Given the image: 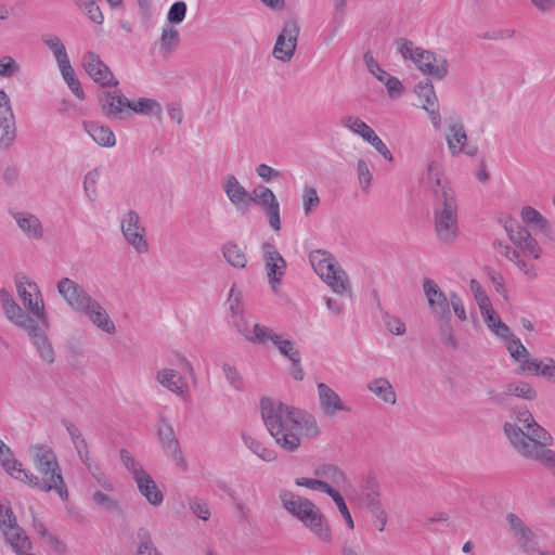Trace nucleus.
I'll list each match as a JSON object with an SVG mask.
<instances>
[{
	"label": "nucleus",
	"instance_id": "nucleus-46",
	"mask_svg": "<svg viewBox=\"0 0 555 555\" xmlns=\"http://www.w3.org/2000/svg\"><path fill=\"white\" fill-rule=\"evenodd\" d=\"M180 35L178 29L173 25L167 24L162 29L160 35V49L166 53H171L178 46Z\"/></svg>",
	"mask_w": 555,
	"mask_h": 555
},
{
	"label": "nucleus",
	"instance_id": "nucleus-24",
	"mask_svg": "<svg viewBox=\"0 0 555 555\" xmlns=\"http://www.w3.org/2000/svg\"><path fill=\"white\" fill-rule=\"evenodd\" d=\"M415 94L429 116V119L435 129L441 126V116L439 113L438 98L436 95L433 83L429 80L421 81L415 87Z\"/></svg>",
	"mask_w": 555,
	"mask_h": 555
},
{
	"label": "nucleus",
	"instance_id": "nucleus-62",
	"mask_svg": "<svg viewBox=\"0 0 555 555\" xmlns=\"http://www.w3.org/2000/svg\"><path fill=\"white\" fill-rule=\"evenodd\" d=\"M317 475L328 478L334 483H344L346 481L345 474L333 465H327L322 467L321 469H318Z\"/></svg>",
	"mask_w": 555,
	"mask_h": 555
},
{
	"label": "nucleus",
	"instance_id": "nucleus-21",
	"mask_svg": "<svg viewBox=\"0 0 555 555\" xmlns=\"http://www.w3.org/2000/svg\"><path fill=\"white\" fill-rule=\"evenodd\" d=\"M261 249L269 284L273 291H276L285 274L286 261L274 245L269 242L262 243Z\"/></svg>",
	"mask_w": 555,
	"mask_h": 555
},
{
	"label": "nucleus",
	"instance_id": "nucleus-38",
	"mask_svg": "<svg viewBox=\"0 0 555 555\" xmlns=\"http://www.w3.org/2000/svg\"><path fill=\"white\" fill-rule=\"evenodd\" d=\"M162 112V105L155 99L139 98L135 100H130L129 116L131 113H134L149 117H159Z\"/></svg>",
	"mask_w": 555,
	"mask_h": 555
},
{
	"label": "nucleus",
	"instance_id": "nucleus-30",
	"mask_svg": "<svg viewBox=\"0 0 555 555\" xmlns=\"http://www.w3.org/2000/svg\"><path fill=\"white\" fill-rule=\"evenodd\" d=\"M222 190L232 205L237 208L248 207L250 204V194L240 183L234 175H227L222 180Z\"/></svg>",
	"mask_w": 555,
	"mask_h": 555
},
{
	"label": "nucleus",
	"instance_id": "nucleus-36",
	"mask_svg": "<svg viewBox=\"0 0 555 555\" xmlns=\"http://www.w3.org/2000/svg\"><path fill=\"white\" fill-rule=\"evenodd\" d=\"M522 221L539 231L547 238L553 240V230L548 221L533 207L526 206L520 212Z\"/></svg>",
	"mask_w": 555,
	"mask_h": 555
},
{
	"label": "nucleus",
	"instance_id": "nucleus-51",
	"mask_svg": "<svg viewBox=\"0 0 555 555\" xmlns=\"http://www.w3.org/2000/svg\"><path fill=\"white\" fill-rule=\"evenodd\" d=\"M357 178L362 192H367L373 182V173L366 160L358 159L357 162Z\"/></svg>",
	"mask_w": 555,
	"mask_h": 555
},
{
	"label": "nucleus",
	"instance_id": "nucleus-10",
	"mask_svg": "<svg viewBox=\"0 0 555 555\" xmlns=\"http://www.w3.org/2000/svg\"><path fill=\"white\" fill-rule=\"evenodd\" d=\"M299 35V18L294 14L285 16L272 49V56L282 63H289L295 55Z\"/></svg>",
	"mask_w": 555,
	"mask_h": 555
},
{
	"label": "nucleus",
	"instance_id": "nucleus-17",
	"mask_svg": "<svg viewBox=\"0 0 555 555\" xmlns=\"http://www.w3.org/2000/svg\"><path fill=\"white\" fill-rule=\"evenodd\" d=\"M81 65L88 76L101 87L106 88L118 86V80L115 78L109 67L95 52H85L81 59Z\"/></svg>",
	"mask_w": 555,
	"mask_h": 555
},
{
	"label": "nucleus",
	"instance_id": "nucleus-31",
	"mask_svg": "<svg viewBox=\"0 0 555 555\" xmlns=\"http://www.w3.org/2000/svg\"><path fill=\"white\" fill-rule=\"evenodd\" d=\"M82 128L99 146L111 149L116 145V135L108 126L85 120Z\"/></svg>",
	"mask_w": 555,
	"mask_h": 555
},
{
	"label": "nucleus",
	"instance_id": "nucleus-26",
	"mask_svg": "<svg viewBox=\"0 0 555 555\" xmlns=\"http://www.w3.org/2000/svg\"><path fill=\"white\" fill-rule=\"evenodd\" d=\"M397 50L403 60H410L422 73L431 61H436V54L429 50L416 47L411 40L400 38L396 42Z\"/></svg>",
	"mask_w": 555,
	"mask_h": 555
},
{
	"label": "nucleus",
	"instance_id": "nucleus-55",
	"mask_svg": "<svg viewBox=\"0 0 555 555\" xmlns=\"http://www.w3.org/2000/svg\"><path fill=\"white\" fill-rule=\"evenodd\" d=\"M442 322L439 325V334L442 341L452 347L456 348L459 345V340L455 335V331L451 325L450 319H440Z\"/></svg>",
	"mask_w": 555,
	"mask_h": 555
},
{
	"label": "nucleus",
	"instance_id": "nucleus-52",
	"mask_svg": "<svg viewBox=\"0 0 555 555\" xmlns=\"http://www.w3.org/2000/svg\"><path fill=\"white\" fill-rule=\"evenodd\" d=\"M120 460L127 470L132 475L133 480H137V478L146 474L143 466L129 453V451L122 449L120 451Z\"/></svg>",
	"mask_w": 555,
	"mask_h": 555
},
{
	"label": "nucleus",
	"instance_id": "nucleus-41",
	"mask_svg": "<svg viewBox=\"0 0 555 555\" xmlns=\"http://www.w3.org/2000/svg\"><path fill=\"white\" fill-rule=\"evenodd\" d=\"M17 138L16 119L0 120V151H9Z\"/></svg>",
	"mask_w": 555,
	"mask_h": 555
},
{
	"label": "nucleus",
	"instance_id": "nucleus-15",
	"mask_svg": "<svg viewBox=\"0 0 555 555\" xmlns=\"http://www.w3.org/2000/svg\"><path fill=\"white\" fill-rule=\"evenodd\" d=\"M250 203L264 211L269 225L274 232L281 230L280 203L271 189L263 185L256 186L250 195Z\"/></svg>",
	"mask_w": 555,
	"mask_h": 555
},
{
	"label": "nucleus",
	"instance_id": "nucleus-4",
	"mask_svg": "<svg viewBox=\"0 0 555 555\" xmlns=\"http://www.w3.org/2000/svg\"><path fill=\"white\" fill-rule=\"evenodd\" d=\"M0 301L4 315L7 319L25 331L36 350V354L42 363L52 365L56 360V352L52 341L41 328V324L37 323L30 315L26 314L22 307L15 301L13 295L5 288L0 289Z\"/></svg>",
	"mask_w": 555,
	"mask_h": 555
},
{
	"label": "nucleus",
	"instance_id": "nucleus-35",
	"mask_svg": "<svg viewBox=\"0 0 555 555\" xmlns=\"http://www.w3.org/2000/svg\"><path fill=\"white\" fill-rule=\"evenodd\" d=\"M367 389L386 404L395 405L397 403L396 390L386 377L373 378L367 383Z\"/></svg>",
	"mask_w": 555,
	"mask_h": 555
},
{
	"label": "nucleus",
	"instance_id": "nucleus-8",
	"mask_svg": "<svg viewBox=\"0 0 555 555\" xmlns=\"http://www.w3.org/2000/svg\"><path fill=\"white\" fill-rule=\"evenodd\" d=\"M310 263L314 272L337 295L351 293V284L344 269L337 264L335 258L327 251L313 250L309 255Z\"/></svg>",
	"mask_w": 555,
	"mask_h": 555
},
{
	"label": "nucleus",
	"instance_id": "nucleus-2",
	"mask_svg": "<svg viewBox=\"0 0 555 555\" xmlns=\"http://www.w3.org/2000/svg\"><path fill=\"white\" fill-rule=\"evenodd\" d=\"M515 421L506 422L503 427L514 450L525 459L554 464L555 452L547 448L553 442L551 434L534 421L527 409L516 411Z\"/></svg>",
	"mask_w": 555,
	"mask_h": 555
},
{
	"label": "nucleus",
	"instance_id": "nucleus-18",
	"mask_svg": "<svg viewBox=\"0 0 555 555\" xmlns=\"http://www.w3.org/2000/svg\"><path fill=\"white\" fill-rule=\"evenodd\" d=\"M508 533L524 552H540L535 532L515 513L506 514Z\"/></svg>",
	"mask_w": 555,
	"mask_h": 555
},
{
	"label": "nucleus",
	"instance_id": "nucleus-64",
	"mask_svg": "<svg viewBox=\"0 0 555 555\" xmlns=\"http://www.w3.org/2000/svg\"><path fill=\"white\" fill-rule=\"evenodd\" d=\"M539 375L555 384V360L545 358L541 361Z\"/></svg>",
	"mask_w": 555,
	"mask_h": 555
},
{
	"label": "nucleus",
	"instance_id": "nucleus-9",
	"mask_svg": "<svg viewBox=\"0 0 555 555\" xmlns=\"http://www.w3.org/2000/svg\"><path fill=\"white\" fill-rule=\"evenodd\" d=\"M434 228L439 242L452 244L459 235L457 204L446 194L443 202L434 204Z\"/></svg>",
	"mask_w": 555,
	"mask_h": 555
},
{
	"label": "nucleus",
	"instance_id": "nucleus-44",
	"mask_svg": "<svg viewBox=\"0 0 555 555\" xmlns=\"http://www.w3.org/2000/svg\"><path fill=\"white\" fill-rule=\"evenodd\" d=\"M61 75L66 82L67 87L72 90V92L79 99H85V92L81 88V83L76 76V73L70 63L59 68Z\"/></svg>",
	"mask_w": 555,
	"mask_h": 555
},
{
	"label": "nucleus",
	"instance_id": "nucleus-43",
	"mask_svg": "<svg viewBox=\"0 0 555 555\" xmlns=\"http://www.w3.org/2000/svg\"><path fill=\"white\" fill-rule=\"evenodd\" d=\"M101 179V170L100 168H93L89 170L85 177H83V192L86 197L90 202L96 201L99 193H98V183Z\"/></svg>",
	"mask_w": 555,
	"mask_h": 555
},
{
	"label": "nucleus",
	"instance_id": "nucleus-25",
	"mask_svg": "<svg viewBox=\"0 0 555 555\" xmlns=\"http://www.w3.org/2000/svg\"><path fill=\"white\" fill-rule=\"evenodd\" d=\"M158 437L162 442V446L165 450V453L171 457V460L181 468H185L186 462L183 457L182 451L180 449L179 442L176 438V434L172 425L160 417L158 425Z\"/></svg>",
	"mask_w": 555,
	"mask_h": 555
},
{
	"label": "nucleus",
	"instance_id": "nucleus-22",
	"mask_svg": "<svg viewBox=\"0 0 555 555\" xmlns=\"http://www.w3.org/2000/svg\"><path fill=\"white\" fill-rule=\"evenodd\" d=\"M423 291L427 299L431 313L437 319H450V293L446 295L438 284L430 280L425 279L423 282Z\"/></svg>",
	"mask_w": 555,
	"mask_h": 555
},
{
	"label": "nucleus",
	"instance_id": "nucleus-19",
	"mask_svg": "<svg viewBox=\"0 0 555 555\" xmlns=\"http://www.w3.org/2000/svg\"><path fill=\"white\" fill-rule=\"evenodd\" d=\"M487 396L491 403L506 405L508 397H516L531 401L537 398V391L529 383L518 380L506 384L502 390H496L494 388L488 389Z\"/></svg>",
	"mask_w": 555,
	"mask_h": 555
},
{
	"label": "nucleus",
	"instance_id": "nucleus-14",
	"mask_svg": "<svg viewBox=\"0 0 555 555\" xmlns=\"http://www.w3.org/2000/svg\"><path fill=\"white\" fill-rule=\"evenodd\" d=\"M446 141L448 150L452 156L465 154L468 157H475L478 154L477 145L468 142L465 126L460 118L449 121Z\"/></svg>",
	"mask_w": 555,
	"mask_h": 555
},
{
	"label": "nucleus",
	"instance_id": "nucleus-49",
	"mask_svg": "<svg viewBox=\"0 0 555 555\" xmlns=\"http://www.w3.org/2000/svg\"><path fill=\"white\" fill-rule=\"evenodd\" d=\"M22 73V65L11 55L0 56V78H13Z\"/></svg>",
	"mask_w": 555,
	"mask_h": 555
},
{
	"label": "nucleus",
	"instance_id": "nucleus-50",
	"mask_svg": "<svg viewBox=\"0 0 555 555\" xmlns=\"http://www.w3.org/2000/svg\"><path fill=\"white\" fill-rule=\"evenodd\" d=\"M88 472L101 490L103 489L107 492L115 491V485L113 480L101 469L98 464H88Z\"/></svg>",
	"mask_w": 555,
	"mask_h": 555
},
{
	"label": "nucleus",
	"instance_id": "nucleus-56",
	"mask_svg": "<svg viewBox=\"0 0 555 555\" xmlns=\"http://www.w3.org/2000/svg\"><path fill=\"white\" fill-rule=\"evenodd\" d=\"M328 495L335 502V504H336L339 513L341 514L343 518L345 519L346 525L348 526V528L349 529H353L354 522H353V519L351 517V514H350V512L348 509V506H347L343 495L337 490H335L334 488L331 490Z\"/></svg>",
	"mask_w": 555,
	"mask_h": 555
},
{
	"label": "nucleus",
	"instance_id": "nucleus-45",
	"mask_svg": "<svg viewBox=\"0 0 555 555\" xmlns=\"http://www.w3.org/2000/svg\"><path fill=\"white\" fill-rule=\"evenodd\" d=\"M222 251L225 260L234 268L243 269L246 267L247 258L245 253L236 244H225Z\"/></svg>",
	"mask_w": 555,
	"mask_h": 555
},
{
	"label": "nucleus",
	"instance_id": "nucleus-23",
	"mask_svg": "<svg viewBox=\"0 0 555 555\" xmlns=\"http://www.w3.org/2000/svg\"><path fill=\"white\" fill-rule=\"evenodd\" d=\"M228 304L231 313L232 326L248 341V337L254 335L255 324L249 325L247 319L245 318L242 292L237 291L235 285H233L230 289Z\"/></svg>",
	"mask_w": 555,
	"mask_h": 555
},
{
	"label": "nucleus",
	"instance_id": "nucleus-34",
	"mask_svg": "<svg viewBox=\"0 0 555 555\" xmlns=\"http://www.w3.org/2000/svg\"><path fill=\"white\" fill-rule=\"evenodd\" d=\"M2 533L5 542L17 555H30L28 551L31 547V542L17 524H13V526L4 529Z\"/></svg>",
	"mask_w": 555,
	"mask_h": 555
},
{
	"label": "nucleus",
	"instance_id": "nucleus-28",
	"mask_svg": "<svg viewBox=\"0 0 555 555\" xmlns=\"http://www.w3.org/2000/svg\"><path fill=\"white\" fill-rule=\"evenodd\" d=\"M157 383L178 397H184L188 392V382L178 371L163 367L155 374Z\"/></svg>",
	"mask_w": 555,
	"mask_h": 555
},
{
	"label": "nucleus",
	"instance_id": "nucleus-7",
	"mask_svg": "<svg viewBox=\"0 0 555 555\" xmlns=\"http://www.w3.org/2000/svg\"><path fill=\"white\" fill-rule=\"evenodd\" d=\"M30 454L36 469L41 475V478L37 476L36 483H31V487L43 492L54 491L62 501H67L68 490L53 450L48 446L37 444L30 448Z\"/></svg>",
	"mask_w": 555,
	"mask_h": 555
},
{
	"label": "nucleus",
	"instance_id": "nucleus-1",
	"mask_svg": "<svg viewBox=\"0 0 555 555\" xmlns=\"http://www.w3.org/2000/svg\"><path fill=\"white\" fill-rule=\"evenodd\" d=\"M261 416L275 443L285 451H296L302 438L320 434L317 418L311 413L281 401L262 399Z\"/></svg>",
	"mask_w": 555,
	"mask_h": 555
},
{
	"label": "nucleus",
	"instance_id": "nucleus-39",
	"mask_svg": "<svg viewBox=\"0 0 555 555\" xmlns=\"http://www.w3.org/2000/svg\"><path fill=\"white\" fill-rule=\"evenodd\" d=\"M339 122L344 128L361 137L364 141L374 132V130L358 116L345 115L340 118Z\"/></svg>",
	"mask_w": 555,
	"mask_h": 555
},
{
	"label": "nucleus",
	"instance_id": "nucleus-48",
	"mask_svg": "<svg viewBox=\"0 0 555 555\" xmlns=\"http://www.w3.org/2000/svg\"><path fill=\"white\" fill-rule=\"evenodd\" d=\"M302 208L306 216H309L320 205V197L317 189L313 185L306 184L302 189Z\"/></svg>",
	"mask_w": 555,
	"mask_h": 555
},
{
	"label": "nucleus",
	"instance_id": "nucleus-57",
	"mask_svg": "<svg viewBox=\"0 0 555 555\" xmlns=\"http://www.w3.org/2000/svg\"><path fill=\"white\" fill-rule=\"evenodd\" d=\"M469 286L479 310H485V312H487V309L492 306L488 295L481 285L474 279L470 280Z\"/></svg>",
	"mask_w": 555,
	"mask_h": 555
},
{
	"label": "nucleus",
	"instance_id": "nucleus-61",
	"mask_svg": "<svg viewBox=\"0 0 555 555\" xmlns=\"http://www.w3.org/2000/svg\"><path fill=\"white\" fill-rule=\"evenodd\" d=\"M222 372L232 388H234L235 390L243 389V378L235 366L231 364H223Z\"/></svg>",
	"mask_w": 555,
	"mask_h": 555
},
{
	"label": "nucleus",
	"instance_id": "nucleus-47",
	"mask_svg": "<svg viewBox=\"0 0 555 555\" xmlns=\"http://www.w3.org/2000/svg\"><path fill=\"white\" fill-rule=\"evenodd\" d=\"M423 74L438 80L444 79L449 74V62L447 57L441 54L436 56V61H431Z\"/></svg>",
	"mask_w": 555,
	"mask_h": 555
},
{
	"label": "nucleus",
	"instance_id": "nucleus-33",
	"mask_svg": "<svg viewBox=\"0 0 555 555\" xmlns=\"http://www.w3.org/2000/svg\"><path fill=\"white\" fill-rule=\"evenodd\" d=\"M134 482L140 494L149 502V504L154 507H158L163 504L164 494L149 473L140 478H137Z\"/></svg>",
	"mask_w": 555,
	"mask_h": 555
},
{
	"label": "nucleus",
	"instance_id": "nucleus-12",
	"mask_svg": "<svg viewBox=\"0 0 555 555\" xmlns=\"http://www.w3.org/2000/svg\"><path fill=\"white\" fill-rule=\"evenodd\" d=\"M16 291L22 304L26 308V311H23L36 320L37 323H40L42 327L49 328L50 321L38 285L23 279L16 281Z\"/></svg>",
	"mask_w": 555,
	"mask_h": 555
},
{
	"label": "nucleus",
	"instance_id": "nucleus-59",
	"mask_svg": "<svg viewBox=\"0 0 555 555\" xmlns=\"http://www.w3.org/2000/svg\"><path fill=\"white\" fill-rule=\"evenodd\" d=\"M186 3L184 1L175 2L167 14L169 25L180 24L184 21L186 15Z\"/></svg>",
	"mask_w": 555,
	"mask_h": 555
},
{
	"label": "nucleus",
	"instance_id": "nucleus-29",
	"mask_svg": "<svg viewBox=\"0 0 555 555\" xmlns=\"http://www.w3.org/2000/svg\"><path fill=\"white\" fill-rule=\"evenodd\" d=\"M12 218L16 222L20 230L29 238V240H41L43 237V225L40 219L30 212L27 211H14L11 212Z\"/></svg>",
	"mask_w": 555,
	"mask_h": 555
},
{
	"label": "nucleus",
	"instance_id": "nucleus-32",
	"mask_svg": "<svg viewBox=\"0 0 555 555\" xmlns=\"http://www.w3.org/2000/svg\"><path fill=\"white\" fill-rule=\"evenodd\" d=\"M3 469L14 479L24 482L31 487L36 483L37 476L23 467V464L14 457L12 450L5 454L1 460Z\"/></svg>",
	"mask_w": 555,
	"mask_h": 555
},
{
	"label": "nucleus",
	"instance_id": "nucleus-20",
	"mask_svg": "<svg viewBox=\"0 0 555 555\" xmlns=\"http://www.w3.org/2000/svg\"><path fill=\"white\" fill-rule=\"evenodd\" d=\"M317 396L320 411L326 417H334L339 413L351 411L341 397L325 383L317 384Z\"/></svg>",
	"mask_w": 555,
	"mask_h": 555
},
{
	"label": "nucleus",
	"instance_id": "nucleus-3",
	"mask_svg": "<svg viewBox=\"0 0 555 555\" xmlns=\"http://www.w3.org/2000/svg\"><path fill=\"white\" fill-rule=\"evenodd\" d=\"M56 289L64 302L74 312L83 314L96 328L114 335L116 326L107 310L93 298L81 285L69 278H62Z\"/></svg>",
	"mask_w": 555,
	"mask_h": 555
},
{
	"label": "nucleus",
	"instance_id": "nucleus-5",
	"mask_svg": "<svg viewBox=\"0 0 555 555\" xmlns=\"http://www.w3.org/2000/svg\"><path fill=\"white\" fill-rule=\"evenodd\" d=\"M505 230L509 240L515 245L512 249L508 246L500 244V254L504 255L511 260L518 270L524 274L527 281L532 282L538 279V270L533 262L526 259V257H532L539 259L542 249L538 242L531 236L529 231L520 225H515L513 221L505 223Z\"/></svg>",
	"mask_w": 555,
	"mask_h": 555
},
{
	"label": "nucleus",
	"instance_id": "nucleus-63",
	"mask_svg": "<svg viewBox=\"0 0 555 555\" xmlns=\"http://www.w3.org/2000/svg\"><path fill=\"white\" fill-rule=\"evenodd\" d=\"M384 322H385V326H386L387 331L393 335L401 336L406 331L404 322L398 317L390 315L389 313H385Z\"/></svg>",
	"mask_w": 555,
	"mask_h": 555
},
{
	"label": "nucleus",
	"instance_id": "nucleus-16",
	"mask_svg": "<svg viewBox=\"0 0 555 555\" xmlns=\"http://www.w3.org/2000/svg\"><path fill=\"white\" fill-rule=\"evenodd\" d=\"M102 114L108 119L125 120L129 117L130 100L121 90H105L99 94Z\"/></svg>",
	"mask_w": 555,
	"mask_h": 555
},
{
	"label": "nucleus",
	"instance_id": "nucleus-40",
	"mask_svg": "<svg viewBox=\"0 0 555 555\" xmlns=\"http://www.w3.org/2000/svg\"><path fill=\"white\" fill-rule=\"evenodd\" d=\"M112 493L113 492H107L103 489H95L92 492L91 500L98 508L111 513H119L121 509L120 503Z\"/></svg>",
	"mask_w": 555,
	"mask_h": 555
},
{
	"label": "nucleus",
	"instance_id": "nucleus-6",
	"mask_svg": "<svg viewBox=\"0 0 555 555\" xmlns=\"http://www.w3.org/2000/svg\"><path fill=\"white\" fill-rule=\"evenodd\" d=\"M282 506L297 518L319 541L330 544L333 532L324 514L309 499L282 490L279 494Z\"/></svg>",
	"mask_w": 555,
	"mask_h": 555
},
{
	"label": "nucleus",
	"instance_id": "nucleus-60",
	"mask_svg": "<svg viewBox=\"0 0 555 555\" xmlns=\"http://www.w3.org/2000/svg\"><path fill=\"white\" fill-rule=\"evenodd\" d=\"M295 485L299 486V487H306L311 490H319L326 494H328L331 492V490L333 489V487H331L324 480L313 479V478H305V477L296 478Z\"/></svg>",
	"mask_w": 555,
	"mask_h": 555
},
{
	"label": "nucleus",
	"instance_id": "nucleus-54",
	"mask_svg": "<svg viewBox=\"0 0 555 555\" xmlns=\"http://www.w3.org/2000/svg\"><path fill=\"white\" fill-rule=\"evenodd\" d=\"M365 489H366V492L364 494V502L369 508V512L383 506L379 501V492L377 490V483L373 478L371 480H367Z\"/></svg>",
	"mask_w": 555,
	"mask_h": 555
},
{
	"label": "nucleus",
	"instance_id": "nucleus-27",
	"mask_svg": "<svg viewBox=\"0 0 555 555\" xmlns=\"http://www.w3.org/2000/svg\"><path fill=\"white\" fill-rule=\"evenodd\" d=\"M425 185L435 196V202H443L446 194L455 197L454 191L444 179L441 168L436 162L428 164Z\"/></svg>",
	"mask_w": 555,
	"mask_h": 555
},
{
	"label": "nucleus",
	"instance_id": "nucleus-37",
	"mask_svg": "<svg viewBox=\"0 0 555 555\" xmlns=\"http://www.w3.org/2000/svg\"><path fill=\"white\" fill-rule=\"evenodd\" d=\"M41 42L52 53L59 68L70 63L66 47L59 36L50 33L43 34Z\"/></svg>",
	"mask_w": 555,
	"mask_h": 555
},
{
	"label": "nucleus",
	"instance_id": "nucleus-42",
	"mask_svg": "<svg viewBox=\"0 0 555 555\" xmlns=\"http://www.w3.org/2000/svg\"><path fill=\"white\" fill-rule=\"evenodd\" d=\"M242 439L244 441V444L259 459H261L264 462H273L276 460L278 454L274 450L267 448L263 446L259 440L256 438L243 434Z\"/></svg>",
	"mask_w": 555,
	"mask_h": 555
},
{
	"label": "nucleus",
	"instance_id": "nucleus-13",
	"mask_svg": "<svg viewBox=\"0 0 555 555\" xmlns=\"http://www.w3.org/2000/svg\"><path fill=\"white\" fill-rule=\"evenodd\" d=\"M120 232L128 244L138 255H145L150 250L146 229L141 217L134 210H128L120 218Z\"/></svg>",
	"mask_w": 555,
	"mask_h": 555
},
{
	"label": "nucleus",
	"instance_id": "nucleus-53",
	"mask_svg": "<svg viewBox=\"0 0 555 555\" xmlns=\"http://www.w3.org/2000/svg\"><path fill=\"white\" fill-rule=\"evenodd\" d=\"M77 4L93 23L98 25L103 24L104 15L94 0H79Z\"/></svg>",
	"mask_w": 555,
	"mask_h": 555
},
{
	"label": "nucleus",
	"instance_id": "nucleus-58",
	"mask_svg": "<svg viewBox=\"0 0 555 555\" xmlns=\"http://www.w3.org/2000/svg\"><path fill=\"white\" fill-rule=\"evenodd\" d=\"M189 508L199 519L206 521L210 517V509L208 504L199 498L189 499Z\"/></svg>",
	"mask_w": 555,
	"mask_h": 555
},
{
	"label": "nucleus",
	"instance_id": "nucleus-11",
	"mask_svg": "<svg viewBox=\"0 0 555 555\" xmlns=\"http://www.w3.org/2000/svg\"><path fill=\"white\" fill-rule=\"evenodd\" d=\"M248 341L257 345H266L268 341H271L280 354L288 359L294 366H298L300 363V352L295 341L284 333L274 332L263 324L255 323L254 335L248 337Z\"/></svg>",
	"mask_w": 555,
	"mask_h": 555
}]
</instances>
